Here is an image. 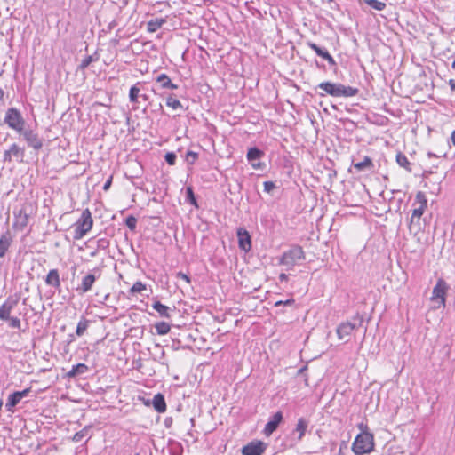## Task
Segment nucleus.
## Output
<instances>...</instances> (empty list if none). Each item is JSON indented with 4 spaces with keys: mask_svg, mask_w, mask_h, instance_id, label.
Instances as JSON below:
<instances>
[{
    "mask_svg": "<svg viewBox=\"0 0 455 455\" xmlns=\"http://www.w3.org/2000/svg\"><path fill=\"white\" fill-rule=\"evenodd\" d=\"M318 88L323 92H319V95L321 97H323L326 94H328L332 97L347 98L355 96L358 93V89L351 86H346L339 83L323 82L318 84Z\"/></svg>",
    "mask_w": 455,
    "mask_h": 455,
    "instance_id": "1",
    "label": "nucleus"
},
{
    "mask_svg": "<svg viewBox=\"0 0 455 455\" xmlns=\"http://www.w3.org/2000/svg\"><path fill=\"white\" fill-rule=\"evenodd\" d=\"M305 252L299 245H292L285 251L279 259V265L286 267V270H292L295 266L305 260Z\"/></svg>",
    "mask_w": 455,
    "mask_h": 455,
    "instance_id": "2",
    "label": "nucleus"
},
{
    "mask_svg": "<svg viewBox=\"0 0 455 455\" xmlns=\"http://www.w3.org/2000/svg\"><path fill=\"white\" fill-rule=\"evenodd\" d=\"M362 433L356 435L353 444L352 451L355 455H363L371 452L374 448L373 435L363 429V424L359 425Z\"/></svg>",
    "mask_w": 455,
    "mask_h": 455,
    "instance_id": "3",
    "label": "nucleus"
},
{
    "mask_svg": "<svg viewBox=\"0 0 455 455\" xmlns=\"http://www.w3.org/2000/svg\"><path fill=\"white\" fill-rule=\"evenodd\" d=\"M75 235L74 239H82L92 228L93 220L89 209L82 212L80 218L75 223Z\"/></svg>",
    "mask_w": 455,
    "mask_h": 455,
    "instance_id": "4",
    "label": "nucleus"
},
{
    "mask_svg": "<svg viewBox=\"0 0 455 455\" xmlns=\"http://www.w3.org/2000/svg\"><path fill=\"white\" fill-rule=\"evenodd\" d=\"M362 323L363 317L359 314H356L351 321L342 322L339 323L336 331L339 339H345L346 342L348 341L353 331L358 329Z\"/></svg>",
    "mask_w": 455,
    "mask_h": 455,
    "instance_id": "5",
    "label": "nucleus"
},
{
    "mask_svg": "<svg viewBox=\"0 0 455 455\" xmlns=\"http://www.w3.org/2000/svg\"><path fill=\"white\" fill-rule=\"evenodd\" d=\"M448 289H449V286L446 283V282L442 278L438 279L435 286L433 289L432 296H431V300H433V301L439 300L438 307L441 306H443V307L445 306L446 293H447Z\"/></svg>",
    "mask_w": 455,
    "mask_h": 455,
    "instance_id": "6",
    "label": "nucleus"
},
{
    "mask_svg": "<svg viewBox=\"0 0 455 455\" xmlns=\"http://www.w3.org/2000/svg\"><path fill=\"white\" fill-rule=\"evenodd\" d=\"M418 204L416 208H414L411 217V222H413L414 219H420V217L423 215L427 205V201L426 199V196L423 192H418L416 195V199L414 205Z\"/></svg>",
    "mask_w": 455,
    "mask_h": 455,
    "instance_id": "7",
    "label": "nucleus"
},
{
    "mask_svg": "<svg viewBox=\"0 0 455 455\" xmlns=\"http://www.w3.org/2000/svg\"><path fill=\"white\" fill-rule=\"evenodd\" d=\"M5 122L10 127L18 131L22 129L24 124L20 114L14 108H11L7 111L5 116Z\"/></svg>",
    "mask_w": 455,
    "mask_h": 455,
    "instance_id": "8",
    "label": "nucleus"
},
{
    "mask_svg": "<svg viewBox=\"0 0 455 455\" xmlns=\"http://www.w3.org/2000/svg\"><path fill=\"white\" fill-rule=\"evenodd\" d=\"M266 450L265 443L254 441L249 443L242 449L243 455H262Z\"/></svg>",
    "mask_w": 455,
    "mask_h": 455,
    "instance_id": "9",
    "label": "nucleus"
},
{
    "mask_svg": "<svg viewBox=\"0 0 455 455\" xmlns=\"http://www.w3.org/2000/svg\"><path fill=\"white\" fill-rule=\"evenodd\" d=\"M283 417L282 411L275 412L270 419L269 421L266 424L263 433L266 436L271 435L278 427L279 424L282 422Z\"/></svg>",
    "mask_w": 455,
    "mask_h": 455,
    "instance_id": "10",
    "label": "nucleus"
},
{
    "mask_svg": "<svg viewBox=\"0 0 455 455\" xmlns=\"http://www.w3.org/2000/svg\"><path fill=\"white\" fill-rule=\"evenodd\" d=\"M238 245L242 251H249L251 248V240L249 232L243 228L237 229Z\"/></svg>",
    "mask_w": 455,
    "mask_h": 455,
    "instance_id": "11",
    "label": "nucleus"
},
{
    "mask_svg": "<svg viewBox=\"0 0 455 455\" xmlns=\"http://www.w3.org/2000/svg\"><path fill=\"white\" fill-rule=\"evenodd\" d=\"M97 280V276L94 274H87L83 277L81 284L76 288V291L80 294H84L92 290L93 283Z\"/></svg>",
    "mask_w": 455,
    "mask_h": 455,
    "instance_id": "12",
    "label": "nucleus"
},
{
    "mask_svg": "<svg viewBox=\"0 0 455 455\" xmlns=\"http://www.w3.org/2000/svg\"><path fill=\"white\" fill-rule=\"evenodd\" d=\"M307 46L312 49L318 56L325 60L331 66L336 65L335 60L326 49L319 47L313 42H307Z\"/></svg>",
    "mask_w": 455,
    "mask_h": 455,
    "instance_id": "13",
    "label": "nucleus"
},
{
    "mask_svg": "<svg viewBox=\"0 0 455 455\" xmlns=\"http://www.w3.org/2000/svg\"><path fill=\"white\" fill-rule=\"evenodd\" d=\"M264 156V152L258 148H251L247 152V160L251 163L254 169H260L262 164L259 162H255Z\"/></svg>",
    "mask_w": 455,
    "mask_h": 455,
    "instance_id": "14",
    "label": "nucleus"
},
{
    "mask_svg": "<svg viewBox=\"0 0 455 455\" xmlns=\"http://www.w3.org/2000/svg\"><path fill=\"white\" fill-rule=\"evenodd\" d=\"M25 151L23 148H20L16 144H13L9 150H7L4 154V158L11 160H16L18 162H21L24 157Z\"/></svg>",
    "mask_w": 455,
    "mask_h": 455,
    "instance_id": "15",
    "label": "nucleus"
},
{
    "mask_svg": "<svg viewBox=\"0 0 455 455\" xmlns=\"http://www.w3.org/2000/svg\"><path fill=\"white\" fill-rule=\"evenodd\" d=\"M28 215L23 212L20 211L18 214H15L14 221H13V228L16 230H22L28 224Z\"/></svg>",
    "mask_w": 455,
    "mask_h": 455,
    "instance_id": "16",
    "label": "nucleus"
},
{
    "mask_svg": "<svg viewBox=\"0 0 455 455\" xmlns=\"http://www.w3.org/2000/svg\"><path fill=\"white\" fill-rule=\"evenodd\" d=\"M28 394V388H25L22 391L14 392L13 394L10 395L6 407L11 410V407H14L21 400V398L26 396Z\"/></svg>",
    "mask_w": 455,
    "mask_h": 455,
    "instance_id": "17",
    "label": "nucleus"
},
{
    "mask_svg": "<svg viewBox=\"0 0 455 455\" xmlns=\"http://www.w3.org/2000/svg\"><path fill=\"white\" fill-rule=\"evenodd\" d=\"M12 242V235L9 231L2 234L0 237V257H4L9 249Z\"/></svg>",
    "mask_w": 455,
    "mask_h": 455,
    "instance_id": "18",
    "label": "nucleus"
},
{
    "mask_svg": "<svg viewBox=\"0 0 455 455\" xmlns=\"http://www.w3.org/2000/svg\"><path fill=\"white\" fill-rule=\"evenodd\" d=\"M152 307L159 314L161 317L170 318L172 313L174 311L171 307L162 304L160 301H155Z\"/></svg>",
    "mask_w": 455,
    "mask_h": 455,
    "instance_id": "19",
    "label": "nucleus"
},
{
    "mask_svg": "<svg viewBox=\"0 0 455 455\" xmlns=\"http://www.w3.org/2000/svg\"><path fill=\"white\" fill-rule=\"evenodd\" d=\"M307 427H308V421L307 419H305L304 418H300L298 419L295 429L293 431L294 433L299 434V435L297 437V442H299L303 438Z\"/></svg>",
    "mask_w": 455,
    "mask_h": 455,
    "instance_id": "20",
    "label": "nucleus"
},
{
    "mask_svg": "<svg viewBox=\"0 0 455 455\" xmlns=\"http://www.w3.org/2000/svg\"><path fill=\"white\" fill-rule=\"evenodd\" d=\"M156 80L157 83L161 84V87L164 89L176 90L179 87L176 84H173L172 82V80L166 74L159 75Z\"/></svg>",
    "mask_w": 455,
    "mask_h": 455,
    "instance_id": "21",
    "label": "nucleus"
},
{
    "mask_svg": "<svg viewBox=\"0 0 455 455\" xmlns=\"http://www.w3.org/2000/svg\"><path fill=\"white\" fill-rule=\"evenodd\" d=\"M353 166L358 172H363L366 170H371L373 167V163L371 157L364 156L363 161L353 163Z\"/></svg>",
    "mask_w": 455,
    "mask_h": 455,
    "instance_id": "22",
    "label": "nucleus"
},
{
    "mask_svg": "<svg viewBox=\"0 0 455 455\" xmlns=\"http://www.w3.org/2000/svg\"><path fill=\"white\" fill-rule=\"evenodd\" d=\"M45 282L52 287H59L60 284L59 272L57 269H52L48 273Z\"/></svg>",
    "mask_w": 455,
    "mask_h": 455,
    "instance_id": "23",
    "label": "nucleus"
},
{
    "mask_svg": "<svg viewBox=\"0 0 455 455\" xmlns=\"http://www.w3.org/2000/svg\"><path fill=\"white\" fill-rule=\"evenodd\" d=\"M153 407L157 412H164L166 411V403L164 396L161 394H157L153 398Z\"/></svg>",
    "mask_w": 455,
    "mask_h": 455,
    "instance_id": "24",
    "label": "nucleus"
},
{
    "mask_svg": "<svg viewBox=\"0 0 455 455\" xmlns=\"http://www.w3.org/2000/svg\"><path fill=\"white\" fill-rule=\"evenodd\" d=\"M88 367L84 363H77L72 366V369L68 372V377L73 378L76 375L84 374L87 371Z\"/></svg>",
    "mask_w": 455,
    "mask_h": 455,
    "instance_id": "25",
    "label": "nucleus"
},
{
    "mask_svg": "<svg viewBox=\"0 0 455 455\" xmlns=\"http://www.w3.org/2000/svg\"><path fill=\"white\" fill-rule=\"evenodd\" d=\"M164 22H165V20L164 19H160V18H156V19L150 20L147 23L148 31L156 32V30H158L159 28H162V26Z\"/></svg>",
    "mask_w": 455,
    "mask_h": 455,
    "instance_id": "26",
    "label": "nucleus"
},
{
    "mask_svg": "<svg viewBox=\"0 0 455 455\" xmlns=\"http://www.w3.org/2000/svg\"><path fill=\"white\" fill-rule=\"evenodd\" d=\"M396 163L399 164V166L404 168L406 171L408 172H411V163L409 162L407 156L399 152L396 154Z\"/></svg>",
    "mask_w": 455,
    "mask_h": 455,
    "instance_id": "27",
    "label": "nucleus"
},
{
    "mask_svg": "<svg viewBox=\"0 0 455 455\" xmlns=\"http://www.w3.org/2000/svg\"><path fill=\"white\" fill-rule=\"evenodd\" d=\"M90 321L83 317L77 323L76 335L78 337L83 336L88 329Z\"/></svg>",
    "mask_w": 455,
    "mask_h": 455,
    "instance_id": "28",
    "label": "nucleus"
},
{
    "mask_svg": "<svg viewBox=\"0 0 455 455\" xmlns=\"http://www.w3.org/2000/svg\"><path fill=\"white\" fill-rule=\"evenodd\" d=\"M155 329L158 335H165L170 331L171 326L168 323L159 322L155 324Z\"/></svg>",
    "mask_w": 455,
    "mask_h": 455,
    "instance_id": "29",
    "label": "nucleus"
},
{
    "mask_svg": "<svg viewBox=\"0 0 455 455\" xmlns=\"http://www.w3.org/2000/svg\"><path fill=\"white\" fill-rule=\"evenodd\" d=\"M12 306L4 303L0 307V319L7 321L10 318Z\"/></svg>",
    "mask_w": 455,
    "mask_h": 455,
    "instance_id": "30",
    "label": "nucleus"
},
{
    "mask_svg": "<svg viewBox=\"0 0 455 455\" xmlns=\"http://www.w3.org/2000/svg\"><path fill=\"white\" fill-rule=\"evenodd\" d=\"M166 105L172 109L176 110L179 108H182V104L177 99H175L172 94L169 95L166 99Z\"/></svg>",
    "mask_w": 455,
    "mask_h": 455,
    "instance_id": "31",
    "label": "nucleus"
},
{
    "mask_svg": "<svg viewBox=\"0 0 455 455\" xmlns=\"http://www.w3.org/2000/svg\"><path fill=\"white\" fill-rule=\"evenodd\" d=\"M186 201L196 208L198 207L192 187H187L186 188Z\"/></svg>",
    "mask_w": 455,
    "mask_h": 455,
    "instance_id": "32",
    "label": "nucleus"
},
{
    "mask_svg": "<svg viewBox=\"0 0 455 455\" xmlns=\"http://www.w3.org/2000/svg\"><path fill=\"white\" fill-rule=\"evenodd\" d=\"M140 88L137 86V84L132 86L129 91V100L132 103L138 102V98L140 97Z\"/></svg>",
    "mask_w": 455,
    "mask_h": 455,
    "instance_id": "33",
    "label": "nucleus"
},
{
    "mask_svg": "<svg viewBox=\"0 0 455 455\" xmlns=\"http://www.w3.org/2000/svg\"><path fill=\"white\" fill-rule=\"evenodd\" d=\"M364 2L371 8L377 11H382L386 8V4L379 0H364Z\"/></svg>",
    "mask_w": 455,
    "mask_h": 455,
    "instance_id": "34",
    "label": "nucleus"
},
{
    "mask_svg": "<svg viewBox=\"0 0 455 455\" xmlns=\"http://www.w3.org/2000/svg\"><path fill=\"white\" fill-rule=\"evenodd\" d=\"M90 427H85L79 432H76L72 440L76 443L81 442L84 437H86L89 434Z\"/></svg>",
    "mask_w": 455,
    "mask_h": 455,
    "instance_id": "35",
    "label": "nucleus"
},
{
    "mask_svg": "<svg viewBox=\"0 0 455 455\" xmlns=\"http://www.w3.org/2000/svg\"><path fill=\"white\" fill-rule=\"evenodd\" d=\"M145 290H146V284H144L140 281H137L133 283V285L130 289V293L131 294L140 293Z\"/></svg>",
    "mask_w": 455,
    "mask_h": 455,
    "instance_id": "36",
    "label": "nucleus"
},
{
    "mask_svg": "<svg viewBox=\"0 0 455 455\" xmlns=\"http://www.w3.org/2000/svg\"><path fill=\"white\" fill-rule=\"evenodd\" d=\"M125 225L129 229L134 230L137 227V219L132 215L128 216L125 220Z\"/></svg>",
    "mask_w": 455,
    "mask_h": 455,
    "instance_id": "37",
    "label": "nucleus"
},
{
    "mask_svg": "<svg viewBox=\"0 0 455 455\" xmlns=\"http://www.w3.org/2000/svg\"><path fill=\"white\" fill-rule=\"evenodd\" d=\"M198 158V154L194 151H188L186 154V161L189 164H193Z\"/></svg>",
    "mask_w": 455,
    "mask_h": 455,
    "instance_id": "38",
    "label": "nucleus"
},
{
    "mask_svg": "<svg viewBox=\"0 0 455 455\" xmlns=\"http://www.w3.org/2000/svg\"><path fill=\"white\" fill-rule=\"evenodd\" d=\"M92 61H94V59L92 55L86 56L80 64V68L84 69L86 68Z\"/></svg>",
    "mask_w": 455,
    "mask_h": 455,
    "instance_id": "39",
    "label": "nucleus"
},
{
    "mask_svg": "<svg viewBox=\"0 0 455 455\" xmlns=\"http://www.w3.org/2000/svg\"><path fill=\"white\" fill-rule=\"evenodd\" d=\"M164 159L167 162V164H169L170 165H173L175 164L176 162V154L173 152H168L166 153Z\"/></svg>",
    "mask_w": 455,
    "mask_h": 455,
    "instance_id": "40",
    "label": "nucleus"
},
{
    "mask_svg": "<svg viewBox=\"0 0 455 455\" xmlns=\"http://www.w3.org/2000/svg\"><path fill=\"white\" fill-rule=\"evenodd\" d=\"M263 185L264 191L267 193H270L275 188V183L272 181H265Z\"/></svg>",
    "mask_w": 455,
    "mask_h": 455,
    "instance_id": "41",
    "label": "nucleus"
},
{
    "mask_svg": "<svg viewBox=\"0 0 455 455\" xmlns=\"http://www.w3.org/2000/svg\"><path fill=\"white\" fill-rule=\"evenodd\" d=\"M9 325L12 328H19L20 327V319H18L17 317H10L9 318Z\"/></svg>",
    "mask_w": 455,
    "mask_h": 455,
    "instance_id": "42",
    "label": "nucleus"
},
{
    "mask_svg": "<svg viewBox=\"0 0 455 455\" xmlns=\"http://www.w3.org/2000/svg\"><path fill=\"white\" fill-rule=\"evenodd\" d=\"M30 147L34 148H39L41 147V142L38 141L32 134L30 133Z\"/></svg>",
    "mask_w": 455,
    "mask_h": 455,
    "instance_id": "43",
    "label": "nucleus"
},
{
    "mask_svg": "<svg viewBox=\"0 0 455 455\" xmlns=\"http://www.w3.org/2000/svg\"><path fill=\"white\" fill-rule=\"evenodd\" d=\"M108 241L107 239H99L98 240V247L100 249H105L108 246Z\"/></svg>",
    "mask_w": 455,
    "mask_h": 455,
    "instance_id": "44",
    "label": "nucleus"
},
{
    "mask_svg": "<svg viewBox=\"0 0 455 455\" xmlns=\"http://www.w3.org/2000/svg\"><path fill=\"white\" fill-rule=\"evenodd\" d=\"M177 277H178V278H180V279H182V280H184V281H185V282H187L188 283H190V278H189V276H188V275H186V274L182 273V272H179V273L177 274Z\"/></svg>",
    "mask_w": 455,
    "mask_h": 455,
    "instance_id": "45",
    "label": "nucleus"
},
{
    "mask_svg": "<svg viewBox=\"0 0 455 455\" xmlns=\"http://www.w3.org/2000/svg\"><path fill=\"white\" fill-rule=\"evenodd\" d=\"M288 275L284 274V273H282L280 275H279V280L280 282H286L288 281Z\"/></svg>",
    "mask_w": 455,
    "mask_h": 455,
    "instance_id": "46",
    "label": "nucleus"
},
{
    "mask_svg": "<svg viewBox=\"0 0 455 455\" xmlns=\"http://www.w3.org/2000/svg\"><path fill=\"white\" fill-rule=\"evenodd\" d=\"M76 340L75 334H69L68 336L67 343L69 345L70 343L74 342Z\"/></svg>",
    "mask_w": 455,
    "mask_h": 455,
    "instance_id": "47",
    "label": "nucleus"
},
{
    "mask_svg": "<svg viewBox=\"0 0 455 455\" xmlns=\"http://www.w3.org/2000/svg\"><path fill=\"white\" fill-rule=\"evenodd\" d=\"M110 184H111V180H108L103 186V189L104 190H107L109 187H110Z\"/></svg>",
    "mask_w": 455,
    "mask_h": 455,
    "instance_id": "48",
    "label": "nucleus"
},
{
    "mask_svg": "<svg viewBox=\"0 0 455 455\" xmlns=\"http://www.w3.org/2000/svg\"><path fill=\"white\" fill-rule=\"evenodd\" d=\"M451 140L452 144L455 146V130L451 132Z\"/></svg>",
    "mask_w": 455,
    "mask_h": 455,
    "instance_id": "49",
    "label": "nucleus"
},
{
    "mask_svg": "<svg viewBox=\"0 0 455 455\" xmlns=\"http://www.w3.org/2000/svg\"><path fill=\"white\" fill-rule=\"evenodd\" d=\"M449 84L451 90H455V82L453 80H450Z\"/></svg>",
    "mask_w": 455,
    "mask_h": 455,
    "instance_id": "50",
    "label": "nucleus"
},
{
    "mask_svg": "<svg viewBox=\"0 0 455 455\" xmlns=\"http://www.w3.org/2000/svg\"><path fill=\"white\" fill-rule=\"evenodd\" d=\"M293 303V299H287L286 301H283V305H291Z\"/></svg>",
    "mask_w": 455,
    "mask_h": 455,
    "instance_id": "51",
    "label": "nucleus"
},
{
    "mask_svg": "<svg viewBox=\"0 0 455 455\" xmlns=\"http://www.w3.org/2000/svg\"><path fill=\"white\" fill-rule=\"evenodd\" d=\"M140 97L144 100H148V96L146 94H142L140 95Z\"/></svg>",
    "mask_w": 455,
    "mask_h": 455,
    "instance_id": "52",
    "label": "nucleus"
},
{
    "mask_svg": "<svg viewBox=\"0 0 455 455\" xmlns=\"http://www.w3.org/2000/svg\"><path fill=\"white\" fill-rule=\"evenodd\" d=\"M280 305H283V301H281V300H280V301H277V302L275 303V306H280Z\"/></svg>",
    "mask_w": 455,
    "mask_h": 455,
    "instance_id": "53",
    "label": "nucleus"
},
{
    "mask_svg": "<svg viewBox=\"0 0 455 455\" xmlns=\"http://www.w3.org/2000/svg\"><path fill=\"white\" fill-rule=\"evenodd\" d=\"M3 95H4V92H3V90H0V99L3 97Z\"/></svg>",
    "mask_w": 455,
    "mask_h": 455,
    "instance_id": "54",
    "label": "nucleus"
},
{
    "mask_svg": "<svg viewBox=\"0 0 455 455\" xmlns=\"http://www.w3.org/2000/svg\"><path fill=\"white\" fill-rule=\"evenodd\" d=\"M451 67L455 69V60L452 62Z\"/></svg>",
    "mask_w": 455,
    "mask_h": 455,
    "instance_id": "55",
    "label": "nucleus"
}]
</instances>
